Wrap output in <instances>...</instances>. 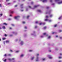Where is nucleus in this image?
<instances>
[{"instance_id":"f257e3e1","label":"nucleus","mask_w":62,"mask_h":62,"mask_svg":"<svg viewBox=\"0 0 62 62\" xmlns=\"http://www.w3.org/2000/svg\"><path fill=\"white\" fill-rule=\"evenodd\" d=\"M55 1L59 5L62 4V0L60 1V0H55Z\"/></svg>"},{"instance_id":"f03ea898","label":"nucleus","mask_w":62,"mask_h":62,"mask_svg":"<svg viewBox=\"0 0 62 62\" xmlns=\"http://www.w3.org/2000/svg\"><path fill=\"white\" fill-rule=\"evenodd\" d=\"M38 7H39V5H35L34 6V8H33L30 6H29V8H30V9H34L35 8H37Z\"/></svg>"},{"instance_id":"7ed1b4c3","label":"nucleus","mask_w":62,"mask_h":62,"mask_svg":"<svg viewBox=\"0 0 62 62\" xmlns=\"http://www.w3.org/2000/svg\"><path fill=\"white\" fill-rule=\"evenodd\" d=\"M20 17V16H15L14 18L15 19H16L17 20V21H18V20H19V18Z\"/></svg>"},{"instance_id":"20e7f679","label":"nucleus","mask_w":62,"mask_h":62,"mask_svg":"<svg viewBox=\"0 0 62 62\" xmlns=\"http://www.w3.org/2000/svg\"><path fill=\"white\" fill-rule=\"evenodd\" d=\"M35 60L37 62H38L40 60H39V56H37Z\"/></svg>"},{"instance_id":"39448f33","label":"nucleus","mask_w":62,"mask_h":62,"mask_svg":"<svg viewBox=\"0 0 62 62\" xmlns=\"http://www.w3.org/2000/svg\"><path fill=\"white\" fill-rule=\"evenodd\" d=\"M24 44V42L23 41H21V42L20 43V44L21 45H23Z\"/></svg>"},{"instance_id":"423d86ee","label":"nucleus","mask_w":62,"mask_h":62,"mask_svg":"<svg viewBox=\"0 0 62 62\" xmlns=\"http://www.w3.org/2000/svg\"><path fill=\"white\" fill-rule=\"evenodd\" d=\"M15 59L14 58H13L12 59L8 58V60H9L10 61H12V60H14Z\"/></svg>"},{"instance_id":"0eeeda50","label":"nucleus","mask_w":62,"mask_h":62,"mask_svg":"<svg viewBox=\"0 0 62 62\" xmlns=\"http://www.w3.org/2000/svg\"><path fill=\"white\" fill-rule=\"evenodd\" d=\"M35 58V56H33L32 57L31 56V60H34V59Z\"/></svg>"},{"instance_id":"6e6552de","label":"nucleus","mask_w":62,"mask_h":62,"mask_svg":"<svg viewBox=\"0 0 62 62\" xmlns=\"http://www.w3.org/2000/svg\"><path fill=\"white\" fill-rule=\"evenodd\" d=\"M47 56L50 59H52L53 58V57H51V56L50 55H48Z\"/></svg>"},{"instance_id":"1a4fd4ad","label":"nucleus","mask_w":62,"mask_h":62,"mask_svg":"<svg viewBox=\"0 0 62 62\" xmlns=\"http://www.w3.org/2000/svg\"><path fill=\"white\" fill-rule=\"evenodd\" d=\"M51 11H52L51 10H50L49 11H47V12H46V14H50V13L51 12Z\"/></svg>"},{"instance_id":"9d476101","label":"nucleus","mask_w":62,"mask_h":62,"mask_svg":"<svg viewBox=\"0 0 62 62\" xmlns=\"http://www.w3.org/2000/svg\"><path fill=\"white\" fill-rule=\"evenodd\" d=\"M12 33L13 34H15V35H17V34H18V33H17L14 32V31L12 32Z\"/></svg>"},{"instance_id":"9b49d317","label":"nucleus","mask_w":62,"mask_h":62,"mask_svg":"<svg viewBox=\"0 0 62 62\" xmlns=\"http://www.w3.org/2000/svg\"><path fill=\"white\" fill-rule=\"evenodd\" d=\"M33 32L34 34L33 33H31V36H33V35H35V33L36 32L35 31H33Z\"/></svg>"},{"instance_id":"f8f14e48","label":"nucleus","mask_w":62,"mask_h":62,"mask_svg":"<svg viewBox=\"0 0 62 62\" xmlns=\"http://www.w3.org/2000/svg\"><path fill=\"white\" fill-rule=\"evenodd\" d=\"M23 4H21L20 6V7L21 8H23Z\"/></svg>"},{"instance_id":"ddd939ff","label":"nucleus","mask_w":62,"mask_h":62,"mask_svg":"<svg viewBox=\"0 0 62 62\" xmlns=\"http://www.w3.org/2000/svg\"><path fill=\"white\" fill-rule=\"evenodd\" d=\"M6 42L7 43H7H9V40H7Z\"/></svg>"},{"instance_id":"4468645a","label":"nucleus","mask_w":62,"mask_h":62,"mask_svg":"<svg viewBox=\"0 0 62 62\" xmlns=\"http://www.w3.org/2000/svg\"><path fill=\"white\" fill-rule=\"evenodd\" d=\"M62 16H60V18H58V19H59V20H61V19H62Z\"/></svg>"},{"instance_id":"2eb2a0df","label":"nucleus","mask_w":62,"mask_h":62,"mask_svg":"<svg viewBox=\"0 0 62 62\" xmlns=\"http://www.w3.org/2000/svg\"><path fill=\"white\" fill-rule=\"evenodd\" d=\"M47 0H44L43 1V2L44 3V2H46Z\"/></svg>"},{"instance_id":"dca6fc26","label":"nucleus","mask_w":62,"mask_h":62,"mask_svg":"<svg viewBox=\"0 0 62 62\" xmlns=\"http://www.w3.org/2000/svg\"><path fill=\"white\" fill-rule=\"evenodd\" d=\"M10 12L11 13H13V12L12 11L10 10Z\"/></svg>"},{"instance_id":"f3484780","label":"nucleus","mask_w":62,"mask_h":62,"mask_svg":"<svg viewBox=\"0 0 62 62\" xmlns=\"http://www.w3.org/2000/svg\"><path fill=\"white\" fill-rule=\"evenodd\" d=\"M40 38H44V36H40Z\"/></svg>"},{"instance_id":"a211bd4d","label":"nucleus","mask_w":62,"mask_h":62,"mask_svg":"<svg viewBox=\"0 0 62 62\" xmlns=\"http://www.w3.org/2000/svg\"><path fill=\"white\" fill-rule=\"evenodd\" d=\"M23 56H24V55H23V54H22L20 56V57H23Z\"/></svg>"},{"instance_id":"6ab92c4d","label":"nucleus","mask_w":62,"mask_h":62,"mask_svg":"<svg viewBox=\"0 0 62 62\" xmlns=\"http://www.w3.org/2000/svg\"><path fill=\"white\" fill-rule=\"evenodd\" d=\"M4 58H3V61H4V62H6V61L7 60V59H5V60H4Z\"/></svg>"},{"instance_id":"aec40b11","label":"nucleus","mask_w":62,"mask_h":62,"mask_svg":"<svg viewBox=\"0 0 62 62\" xmlns=\"http://www.w3.org/2000/svg\"><path fill=\"white\" fill-rule=\"evenodd\" d=\"M37 11H38L39 12H41V11L39 10H38Z\"/></svg>"},{"instance_id":"412c9836","label":"nucleus","mask_w":62,"mask_h":62,"mask_svg":"<svg viewBox=\"0 0 62 62\" xmlns=\"http://www.w3.org/2000/svg\"><path fill=\"white\" fill-rule=\"evenodd\" d=\"M18 39H16L15 40V41L16 42H17V41H18Z\"/></svg>"},{"instance_id":"4be33fe9","label":"nucleus","mask_w":62,"mask_h":62,"mask_svg":"<svg viewBox=\"0 0 62 62\" xmlns=\"http://www.w3.org/2000/svg\"><path fill=\"white\" fill-rule=\"evenodd\" d=\"M20 52V51L19 50H17L16 51V53H19Z\"/></svg>"},{"instance_id":"5701e85b","label":"nucleus","mask_w":62,"mask_h":62,"mask_svg":"<svg viewBox=\"0 0 62 62\" xmlns=\"http://www.w3.org/2000/svg\"><path fill=\"white\" fill-rule=\"evenodd\" d=\"M51 36H49L48 37V39H51Z\"/></svg>"},{"instance_id":"b1692460","label":"nucleus","mask_w":62,"mask_h":62,"mask_svg":"<svg viewBox=\"0 0 62 62\" xmlns=\"http://www.w3.org/2000/svg\"><path fill=\"white\" fill-rule=\"evenodd\" d=\"M45 21H49V19H46L45 20Z\"/></svg>"},{"instance_id":"393cba45","label":"nucleus","mask_w":62,"mask_h":62,"mask_svg":"<svg viewBox=\"0 0 62 62\" xmlns=\"http://www.w3.org/2000/svg\"><path fill=\"white\" fill-rule=\"evenodd\" d=\"M39 55V54H36V56H38Z\"/></svg>"},{"instance_id":"a878e982","label":"nucleus","mask_w":62,"mask_h":62,"mask_svg":"<svg viewBox=\"0 0 62 62\" xmlns=\"http://www.w3.org/2000/svg\"><path fill=\"white\" fill-rule=\"evenodd\" d=\"M45 58H43L42 59V60L43 61H45Z\"/></svg>"},{"instance_id":"bb28decb","label":"nucleus","mask_w":62,"mask_h":62,"mask_svg":"<svg viewBox=\"0 0 62 62\" xmlns=\"http://www.w3.org/2000/svg\"><path fill=\"white\" fill-rule=\"evenodd\" d=\"M46 19H47V18H49V16H46Z\"/></svg>"},{"instance_id":"cd10ccee","label":"nucleus","mask_w":62,"mask_h":62,"mask_svg":"<svg viewBox=\"0 0 62 62\" xmlns=\"http://www.w3.org/2000/svg\"><path fill=\"white\" fill-rule=\"evenodd\" d=\"M3 24H4L5 25H7V24L5 23H3Z\"/></svg>"},{"instance_id":"c85d7f7f","label":"nucleus","mask_w":62,"mask_h":62,"mask_svg":"<svg viewBox=\"0 0 62 62\" xmlns=\"http://www.w3.org/2000/svg\"><path fill=\"white\" fill-rule=\"evenodd\" d=\"M3 29H5V28H6V27H5V26H4L3 27Z\"/></svg>"},{"instance_id":"c756f323","label":"nucleus","mask_w":62,"mask_h":62,"mask_svg":"<svg viewBox=\"0 0 62 62\" xmlns=\"http://www.w3.org/2000/svg\"><path fill=\"white\" fill-rule=\"evenodd\" d=\"M59 59H61V58H62V57L61 56H59Z\"/></svg>"},{"instance_id":"7c9ffc66","label":"nucleus","mask_w":62,"mask_h":62,"mask_svg":"<svg viewBox=\"0 0 62 62\" xmlns=\"http://www.w3.org/2000/svg\"><path fill=\"white\" fill-rule=\"evenodd\" d=\"M43 35H46V33H44L43 34Z\"/></svg>"},{"instance_id":"2f4dec72","label":"nucleus","mask_w":62,"mask_h":62,"mask_svg":"<svg viewBox=\"0 0 62 62\" xmlns=\"http://www.w3.org/2000/svg\"><path fill=\"white\" fill-rule=\"evenodd\" d=\"M7 54H5L3 55L4 56H7Z\"/></svg>"},{"instance_id":"473e14b6","label":"nucleus","mask_w":62,"mask_h":62,"mask_svg":"<svg viewBox=\"0 0 62 62\" xmlns=\"http://www.w3.org/2000/svg\"><path fill=\"white\" fill-rule=\"evenodd\" d=\"M33 51V50H29V51L30 52H32Z\"/></svg>"},{"instance_id":"72a5a7b5","label":"nucleus","mask_w":62,"mask_h":62,"mask_svg":"<svg viewBox=\"0 0 62 62\" xmlns=\"http://www.w3.org/2000/svg\"><path fill=\"white\" fill-rule=\"evenodd\" d=\"M42 24V23H40L39 24V25H41Z\"/></svg>"},{"instance_id":"f704fd0d","label":"nucleus","mask_w":62,"mask_h":62,"mask_svg":"<svg viewBox=\"0 0 62 62\" xmlns=\"http://www.w3.org/2000/svg\"><path fill=\"white\" fill-rule=\"evenodd\" d=\"M57 26V24H56L54 26V27H56Z\"/></svg>"},{"instance_id":"c9c22d12","label":"nucleus","mask_w":62,"mask_h":62,"mask_svg":"<svg viewBox=\"0 0 62 62\" xmlns=\"http://www.w3.org/2000/svg\"><path fill=\"white\" fill-rule=\"evenodd\" d=\"M50 17H51H51H53V15H50Z\"/></svg>"},{"instance_id":"e433bc0d","label":"nucleus","mask_w":62,"mask_h":62,"mask_svg":"<svg viewBox=\"0 0 62 62\" xmlns=\"http://www.w3.org/2000/svg\"><path fill=\"white\" fill-rule=\"evenodd\" d=\"M44 29H46V28H47V27H44Z\"/></svg>"},{"instance_id":"4c0bfd02","label":"nucleus","mask_w":62,"mask_h":62,"mask_svg":"<svg viewBox=\"0 0 62 62\" xmlns=\"http://www.w3.org/2000/svg\"><path fill=\"white\" fill-rule=\"evenodd\" d=\"M8 21H10V20H11V19H10V18H9V19H8Z\"/></svg>"},{"instance_id":"58836bf2","label":"nucleus","mask_w":62,"mask_h":62,"mask_svg":"<svg viewBox=\"0 0 62 62\" xmlns=\"http://www.w3.org/2000/svg\"><path fill=\"white\" fill-rule=\"evenodd\" d=\"M11 54H8V56H11Z\"/></svg>"},{"instance_id":"ea45409f","label":"nucleus","mask_w":62,"mask_h":62,"mask_svg":"<svg viewBox=\"0 0 62 62\" xmlns=\"http://www.w3.org/2000/svg\"><path fill=\"white\" fill-rule=\"evenodd\" d=\"M59 32H62V30H59Z\"/></svg>"},{"instance_id":"a19ab883","label":"nucleus","mask_w":62,"mask_h":62,"mask_svg":"<svg viewBox=\"0 0 62 62\" xmlns=\"http://www.w3.org/2000/svg\"><path fill=\"white\" fill-rule=\"evenodd\" d=\"M22 23H23V24H24V23H25V22L24 21Z\"/></svg>"},{"instance_id":"79ce46f5","label":"nucleus","mask_w":62,"mask_h":62,"mask_svg":"<svg viewBox=\"0 0 62 62\" xmlns=\"http://www.w3.org/2000/svg\"><path fill=\"white\" fill-rule=\"evenodd\" d=\"M3 43L4 44V45H5V43H6V42H5V41H4L3 42Z\"/></svg>"},{"instance_id":"37998d69","label":"nucleus","mask_w":62,"mask_h":62,"mask_svg":"<svg viewBox=\"0 0 62 62\" xmlns=\"http://www.w3.org/2000/svg\"><path fill=\"white\" fill-rule=\"evenodd\" d=\"M9 36L10 37H12V36H13V35L12 34H11L9 35Z\"/></svg>"},{"instance_id":"c03bdc74","label":"nucleus","mask_w":62,"mask_h":62,"mask_svg":"<svg viewBox=\"0 0 62 62\" xmlns=\"http://www.w3.org/2000/svg\"><path fill=\"white\" fill-rule=\"evenodd\" d=\"M24 29H27V27L25 26L24 28Z\"/></svg>"},{"instance_id":"a18cd8bd","label":"nucleus","mask_w":62,"mask_h":62,"mask_svg":"<svg viewBox=\"0 0 62 62\" xmlns=\"http://www.w3.org/2000/svg\"><path fill=\"white\" fill-rule=\"evenodd\" d=\"M30 17V16H27V19H28V18Z\"/></svg>"},{"instance_id":"49530a36","label":"nucleus","mask_w":62,"mask_h":62,"mask_svg":"<svg viewBox=\"0 0 62 62\" xmlns=\"http://www.w3.org/2000/svg\"><path fill=\"white\" fill-rule=\"evenodd\" d=\"M48 21H49V22H52V20H49Z\"/></svg>"},{"instance_id":"de8ad7c7","label":"nucleus","mask_w":62,"mask_h":62,"mask_svg":"<svg viewBox=\"0 0 62 62\" xmlns=\"http://www.w3.org/2000/svg\"><path fill=\"white\" fill-rule=\"evenodd\" d=\"M4 36H5V37H7V35L6 34H5L4 35Z\"/></svg>"},{"instance_id":"09e8293b","label":"nucleus","mask_w":62,"mask_h":62,"mask_svg":"<svg viewBox=\"0 0 62 62\" xmlns=\"http://www.w3.org/2000/svg\"><path fill=\"white\" fill-rule=\"evenodd\" d=\"M56 33V32H53L52 33L53 34H54Z\"/></svg>"},{"instance_id":"8fccbe9b","label":"nucleus","mask_w":62,"mask_h":62,"mask_svg":"<svg viewBox=\"0 0 62 62\" xmlns=\"http://www.w3.org/2000/svg\"><path fill=\"white\" fill-rule=\"evenodd\" d=\"M33 3H34L33 2H31V5H32L33 4Z\"/></svg>"},{"instance_id":"3c124183","label":"nucleus","mask_w":62,"mask_h":62,"mask_svg":"<svg viewBox=\"0 0 62 62\" xmlns=\"http://www.w3.org/2000/svg\"><path fill=\"white\" fill-rule=\"evenodd\" d=\"M49 8V7H46V9H48Z\"/></svg>"},{"instance_id":"603ef678","label":"nucleus","mask_w":62,"mask_h":62,"mask_svg":"<svg viewBox=\"0 0 62 62\" xmlns=\"http://www.w3.org/2000/svg\"><path fill=\"white\" fill-rule=\"evenodd\" d=\"M38 23V21H36L35 22V23Z\"/></svg>"},{"instance_id":"864d4df0","label":"nucleus","mask_w":62,"mask_h":62,"mask_svg":"<svg viewBox=\"0 0 62 62\" xmlns=\"http://www.w3.org/2000/svg\"><path fill=\"white\" fill-rule=\"evenodd\" d=\"M2 39H3V40H5V39H6V38H3Z\"/></svg>"},{"instance_id":"5fc2aeb1","label":"nucleus","mask_w":62,"mask_h":62,"mask_svg":"<svg viewBox=\"0 0 62 62\" xmlns=\"http://www.w3.org/2000/svg\"><path fill=\"white\" fill-rule=\"evenodd\" d=\"M10 51L11 52H13V51H12V50H10Z\"/></svg>"},{"instance_id":"6e6d98bb","label":"nucleus","mask_w":62,"mask_h":62,"mask_svg":"<svg viewBox=\"0 0 62 62\" xmlns=\"http://www.w3.org/2000/svg\"><path fill=\"white\" fill-rule=\"evenodd\" d=\"M60 55H62V53H60Z\"/></svg>"},{"instance_id":"4d7b16f0","label":"nucleus","mask_w":62,"mask_h":62,"mask_svg":"<svg viewBox=\"0 0 62 62\" xmlns=\"http://www.w3.org/2000/svg\"><path fill=\"white\" fill-rule=\"evenodd\" d=\"M49 52H51V50H49V51H48Z\"/></svg>"},{"instance_id":"13d9d810","label":"nucleus","mask_w":62,"mask_h":62,"mask_svg":"<svg viewBox=\"0 0 62 62\" xmlns=\"http://www.w3.org/2000/svg\"><path fill=\"white\" fill-rule=\"evenodd\" d=\"M2 15H3V14H0V16H2Z\"/></svg>"},{"instance_id":"bf43d9fd","label":"nucleus","mask_w":62,"mask_h":62,"mask_svg":"<svg viewBox=\"0 0 62 62\" xmlns=\"http://www.w3.org/2000/svg\"><path fill=\"white\" fill-rule=\"evenodd\" d=\"M0 7H2V6L1 5V4H0Z\"/></svg>"},{"instance_id":"052dcab7","label":"nucleus","mask_w":62,"mask_h":62,"mask_svg":"<svg viewBox=\"0 0 62 62\" xmlns=\"http://www.w3.org/2000/svg\"><path fill=\"white\" fill-rule=\"evenodd\" d=\"M43 25H45V23H43Z\"/></svg>"},{"instance_id":"680f3d73","label":"nucleus","mask_w":62,"mask_h":62,"mask_svg":"<svg viewBox=\"0 0 62 62\" xmlns=\"http://www.w3.org/2000/svg\"><path fill=\"white\" fill-rule=\"evenodd\" d=\"M26 11H28V9H27V8H26Z\"/></svg>"},{"instance_id":"e2e57ef3","label":"nucleus","mask_w":62,"mask_h":62,"mask_svg":"<svg viewBox=\"0 0 62 62\" xmlns=\"http://www.w3.org/2000/svg\"><path fill=\"white\" fill-rule=\"evenodd\" d=\"M59 37L61 39H62V37Z\"/></svg>"},{"instance_id":"0e129e2a","label":"nucleus","mask_w":62,"mask_h":62,"mask_svg":"<svg viewBox=\"0 0 62 62\" xmlns=\"http://www.w3.org/2000/svg\"><path fill=\"white\" fill-rule=\"evenodd\" d=\"M15 7H17V5H15Z\"/></svg>"},{"instance_id":"69168bd1","label":"nucleus","mask_w":62,"mask_h":62,"mask_svg":"<svg viewBox=\"0 0 62 62\" xmlns=\"http://www.w3.org/2000/svg\"><path fill=\"white\" fill-rule=\"evenodd\" d=\"M12 25V26H14V25L13 24H11Z\"/></svg>"},{"instance_id":"338daca9","label":"nucleus","mask_w":62,"mask_h":62,"mask_svg":"<svg viewBox=\"0 0 62 62\" xmlns=\"http://www.w3.org/2000/svg\"><path fill=\"white\" fill-rule=\"evenodd\" d=\"M61 61H58V62H61Z\"/></svg>"},{"instance_id":"774afa93","label":"nucleus","mask_w":62,"mask_h":62,"mask_svg":"<svg viewBox=\"0 0 62 62\" xmlns=\"http://www.w3.org/2000/svg\"><path fill=\"white\" fill-rule=\"evenodd\" d=\"M56 38H58V35L56 36Z\"/></svg>"}]
</instances>
